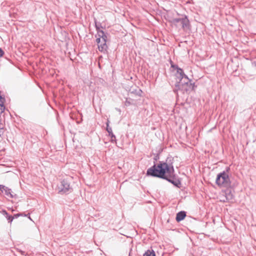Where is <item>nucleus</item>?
<instances>
[{
	"instance_id": "obj_1",
	"label": "nucleus",
	"mask_w": 256,
	"mask_h": 256,
	"mask_svg": "<svg viewBox=\"0 0 256 256\" xmlns=\"http://www.w3.org/2000/svg\"><path fill=\"white\" fill-rule=\"evenodd\" d=\"M146 174L166 179L174 186H178L180 184L176 178L173 166L165 162L160 163L157 166L154 165L148 170Z\"/></svg>"
},
{
	"instance_id": "obj_2",
	"label": "nucleus",
	"mask_w": 256,
	"mask_h": 256,
	"mask_svg": "<svg viewBox=\"0 0 256 256\" xmlns=\"http://www.w3.org/2000/svg\"><path fill=\"white\" fill-rule=\"evenodd\" d=\"M176 76L178 81H177L175 84L174 92H176L180 90L184 92L192 90L193 86L192 81L184 74L182 69L178 68L177 66H176Z\"/></svg>"
},
{
	"instance_id": "obj_3",
	"label": "nucleus",
	"mask_w": 256,
	"mask_h": 256,
	"mask_svg": "<svg viewBox=\"0 0 256 256\" xmlns=\"http://www.w3.org/2000/svg\"><path fill=\"white\" fill-rule=\"evenodd\" d=\"M96 42L100 51L104 52L106 50L108 46L106 44L107 36L102 30H98V34L96 36Z\"/></svg>"
},
{
	"instance_id": "obj_4",
	"label": "nucleus",
	"mask_w": 256,
	"mask_h": 256,
	"mask_svg": "<svg viewBox=\"0 0 256 256\" xmlns=\"http://www.w3.org/2000/svg\"><path fill=\"white\" fill-rule=\"evenodd\" d=\"M216 182L220 187L228 188L230 185V181L228 174L224 171L217 175Z\"/></svg>"
},
{
	"instance_id": "obj_5",
	"label": "nucleus",
	"mask_w": 256,
	"mask_h": 256,
	"mask_svg": "<svg viewBox=\"0 0 256 256\" xmlns=\"http://www.w3.org/2000/svg\"><path fill=\"white\" fill-rule=\"evenodd\" d=\"M172 24L178 28L186 30L188 28L189 20L186 16L172 18L170 20Z\"/></svg>"
},
{
	"instance_id": "obj_6",
	"label": "nucleus",
	"mask_w": 256,
	"mask_h": 256,
	"mask_svg": "<svg viewBox=\"0 0 256 256\" xmlns=\"http://www.w3.org/2000/svg\"><path fill=\"white\" fill-rule=\"evenodd\" d=\"M59 192L66 194L72 191V188L70 186V182L68 179L63 180L58 186Z\"/></svg>"
},
{
	"instance_id": "obj_7",
	"label": "nucleus",
	"mask_w": 256,
	"mask_h": 256,
	"mask_svg": "<svg viewBox=\"0 0 256 256\" xmlns=\"http://www.w3.org/2000/svg\"><path fill=\"white\" fill-rule=\"evenodd\" d=\"M0 190L8 198H13L16 196L10 188L4 185L0 184Z\"/></svg>"
},
{
	"instance_id": "obj_8",
	"label": "nucleus",
	"mask_w": 256,
	"mask_h": 256,
	"mask_svg": "<svg viewBox=\"0 0 256 256\" xmlns=\"http://www.w3.org/2000/svg\"><path fill=\"white\" fill-rule=\"evenodd\" d=\"M186 216V214L184 211H181L176 214V220L179 222L184 218Z\"/></svg>"
},
{
	"instance_id": "obj_9",
	"label": "nucleus",
	"mask_w": 256,
	"mask_h": 256,
	"mask_svg": "<svg viewBox=\"0 0 256 256\" xmlns=\"http://www.w3.org/2000/svg\"><path fill=\"white\" fill-rule=\"evenodd\" d=\"M225 194H226V200L230 201L233 200L234 196H233V194H232V192L230 190H226L225 193Z\"/></svg>"
},
{
	"instance_id": "obj_10",
	"label": "nucleus",
	"mask_w": 256,
	"mask_h": 256,
	"mask_svg": "<svg viewBox=\"0 0 256 256\" xmlns=\"http://www.w3.org/2000/svg\"><path fill=\"white\" fill-rule=\"evenodd\" d=\"M144 256H156V254L154 250H148L144 254Z\"/></svg>"
},
{
	"instance_id": "obj_11",
	"label": "nucleus",
	"mask_w": 256,
	"mask_h": 256,
	"mask_svg": "<svg viewBox=\"0 0 256 256\" xmlns=\"http://www.w3.org/2000/svg\"><path fill=\"white\" fill-rule=\"evenodd\" d=\"M109 121L108 120V122H106V130L108 132V134H110L112 132V129L109 126L108 124Z\"/></svg>"
},
{
	"instance_id": "obj_12",
	"label": "nucleus",
	"mask_w": 256,
	"mask_h": 256,
	"mask_svg": "<svg viewBox=\"0 0 256 256\" xmlns=\"http://www.w3.org/2000/svg\"><path fill=\"white\" fill-rule=\"evenodd\" d=\"M132 104L130 102V100H128V98H126V100L124 102V105L126 106H130V105H131Z\"/></svg>"
},
{
	"instance_id": "obj_13",
	"label": "nucleus",
	"mask_w": 256,
	"mask_h": 256,
	"mask_svg": "<svg viewBox=\"0 0 256 256\" xmlns=\"http://www.w3.org/2000/svg\"><path fill=\"white\" fill-rule=\"evenodd\" d=\"M7 219L8 220V222L11 223L12 221L13 220L14 218V216H7Z\"/></svg>"
},
{
	"instance_id": "obj_14",
	"label": "nucleus",
	"mask_w": 256,
	"mask_h": 256,
	"mask_svg": "<svg viewBox=\"0 0 256 256\" xmlns=\"http://www.w3.org/2000/svg\"><path fill=\"white\" fill-rule=\"evenodd\" d=\"M100 24H98L97 23H96V30H97V34H98V30H100Z\"/></svg>"
},
{
	"instance_id": "obj_15",
	"label": "nucleus",
	"mask_w": 256,
	"mask_h": 256,
	"mask_svg": "<svg viewBox=\"0 0 256 256\" xmlns=\"http://www.w3.org/2000/svg\"><path fill=\"white\" fill-rule=\"evenodd\" d=\"M22 214L20 213V214H16L13 216H14V218H18L19 216H22Z\"/></svg>"
},
{
	"instance_id": "obj_16",
	"label": "nucleus",
	"mask_w": 256,
	"mask_h": 256,
	"mask_svg": "<svg viewBox=\"0 0 256 256\" xmlns=\"http://www.w3.org/2000/svg\"><path fill=\"white\" fill-rule=\"evenodd\" d=\"M4 54V51L2 50V48H0V57L2 56Z\"/></svg>"
},
{
	"instance_id": "obj_17",
	"label": "nucleus",
	"mask_w": 256,
	"mask_h": 256,
	"mask_svg": "<svg viewBox=\"0 0 256 256\" xmlns=\"http://www.w3.org/2000/svg\"><path fill=\"white\" fill-rule=\"evenodd\" d=\"M109 136H111V138H114V140L116 139V136L112 133H112H110V134H109Z\"/></svg>"
},
{
	"instance_id": "obj_18",
	"label": "nucleus",
	"mask_w": 256,
	"mask_h": 256,
	"mask_svg": "<svg viewBox=\"0 0 256 256\" xmlns=\"http://www.w3.org/2000/svg\"><path fill=\"white\" fill-rule=\"evenodd\" d=\"M116 138L114 140V138H111V141L112 142H116Z\"/></svg>"
},
{
	"instance_id": "obj_19",
	"label": "nucleus",
	"mask_w": 256,
	"mask_h": 256,
	"mask_svg": "<svg viewBox=\"0 0 256 256\" xmlns=\"http://www.w3.org/2000/svg\"><path fill=\"white\" fill-rule=\"evenodd\" d=\"M4 212L5 214L8 215V213L6 212V211H4Z\"/></svg>"
},
{
	"instance_id": "obj_20",
	"label": "nucleus",
	"mask_w": 256,
	"mask_h": 256,
	"mask_svg": "<svg viewBox=\"0 0 256 256\" xmlns=\"http://www.w3.org/2000/svg\"><path fill=\"white\" fill-rule=\"evenodd\" d=\"M22 216H27V215H26V214H22Z\"/></svg>"
},
{
	"instance_id": "obj_21",
	"label": "nucleus",
	"mask_w": 256,
	"mask_h": 256,
	"mask_svg": "<svg viewBox=\"0 0 256 256\" xmlns=\"http://www.w3.org/2000/svg\"><path fill=\"white\" fill-rule=\"evenodd\" d=\"M28 218H29L30 220H32L30 216H28Z\"/></svg>"
},
{
	"instance_id": "obj_22",
	"label": "nucleus",
	"mask_w": 256,
	"mask_h": 256,
	"mask_svg": "<svg viewBox=\"0 0 256 256\" xmlns=\"http://www.w3.org/2000/svg\"><path fill=\"white\" fill-rule=\"evenodd\" d=\"M28 218H29L30 220H32L30 216H28Z\"/></svg>"
},
{
	"instance_id": "obj_23",
	"label": "nucleus",
	"mask_w": 256,
	"mask_h": 256,
	"mask_svg": "<svg viewBox=\"0 0 256 256\" xmlns=\"http://www.w3.org/2000/svg\"><path fill=\"white\" fill-rule=\"evenodd\" d=\"M129 256H130L129 255Z\"/></svg>"
}]
</instances>
